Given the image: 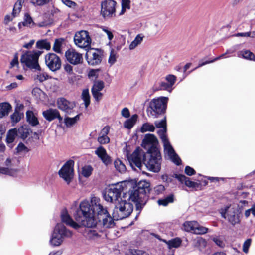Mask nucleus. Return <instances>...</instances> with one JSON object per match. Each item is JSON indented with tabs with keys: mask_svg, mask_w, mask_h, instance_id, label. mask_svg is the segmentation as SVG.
<instances>
[{
	"mask_svg": "<svg viewBox=\"0 0 255 255\" xmlns=\"http://www.w3.org/2000/svg\"><path fill=\"white\" fill-rule=\"evenodd\" d=\"M183 229L196 234H204L208 232V229L203 227L195 221H186L183 224Z\"/></svg>",
	"mask_w": 255,
	"mask_h": 255,
	"instance_id": "ddd939ff",
	"label": "nucleus"
},
{
	"mask_svg": "<svg viewBox=\"0 0 255 255\" xmlns=\"http://www.w3.org/2000/svg\"><path fill=\"white\" fill-rule=\"evenodd\" d=\"M166 131L167 128H164L157 131V133L163 143L166 142V141H169L166 135Z\"/></svg>",
	"mask_w": 255,
	"mask_h": 255,
	"instance_id": "de8ad7c7",
	"label": "nucleus"
},
{
	"mask_svg": "<svg viewBox=\"0 0 255 255\" xmlns=\"http://www.w3.org/2000/svg\"><path fill=\"white\" fill-rule=\"evenodd\" d=\"M125 185V183L122 182L110 186L103 193L104 199L107 202L116 204L121 199H123L121 193L124 190Z\"/></svg>",
	"mask_w": 255,
	"mask_h": 255,
	"instance_id": "39448f33",
	"label": "nucleus"
},
{
	"mask_svg": "<svg viewBox=\"0 0 255 255\" xmlns=\"http://www.w3.org/2000/svg\"><path fill=\"white\" fill-rule=\"evenodd\" d=\"M116 61V53L113 49H112L110 52V55L108 59V62L111 65H113Z\"/></svg>",
	"mask_w": 255,
	"mask_h": 255,
	"instance_id": "6e6d98bb",
	"label": "nucleus"
},
{
	"mask_svg": "<svg viewBox=\"0 0 255 255\" xmlns=\"http://www.w3.org/2000/svg\"><path fill=\"white\" fill-rule=\"evenodd\" d=\"M43 117L48 121L51 122L55 119H57L59 123L61 125L63 121V118L61 116L59 111L56 109L49 108L42 112Z\"/></svg>",
	"mask_w": 255,
	"mask_h": 255,
	"instance_id": "aec40b11",
	"label": "nucleus"
},
{
	"mask_svg": "<svg viewBox=\"0 0 255 255\" xmlns=\"http://www.w3.org/2000/svg\"><path fill=\"white\" fill-rule=\"evenodd\" d=\"M83 201L74 213V217L77 222L84 227L92 228L96 225H102L104 229L114 226V222L106 208L100 203L99 198L94 197L91 201Z\"/></svg>",
	"mask_w": 255,
	"mask_h": 255,
	"instance_id": "f257e3e1",
	"label": "nucleus"
},
{
	"mask_svg": "<svg viewBox=\"0 0 255 255\" xmlns=\"http://www.w3.org/2000/svg\"><path fill=\"white\" fill-rule=\"evenodd\" d=\"M45 63L52 71L59 70L61 66V61L58 56L53 53H49L45 55Z\"/></svg>",
	"mask_w": 255,
	"mask_h": 255,
	"instance_id": "4468645a",
	"label": "nucleus"
},
{
	"mask_svg": "<svg viewBox=\"0 0 255 255\" xmlns=\"http://www.w3.org/2000/svg\"><path fill=\"white\" fill-rule=\"evenodd\" d=\"M71 236L72 232L70 230L63 224L58 223L55 227L50 243L54 246H58L62 244L64 238H69Z\"/></svg>",
	"mask_w": 255,
	"mask_h": 255,
	"instance_id": "6e6552de",
	"label": "nucleus"
},
{
	"mask_svg": "<svg viewBox=\"0 0 255 255\" xmlns=\"http://www.w3.org/2000/svg\"><path fill=\"white\" fill-rule=\"evenodd\" d=\"M222 217L224 218H227L228 221L233 225L239 222L238 210L234 208L227 207L225 212H221Z\"/></svg>",
	"mask_w": 255,
	"mask_h": 255,
	"instance_id": "f3484780",
	"label": "nucleus"
},
{
	"mask_svg": "<svg viewBox=\"0 0 255 255\" xmlns=\"http://www.w3.org/2000/svg\"><path fill=\"white\" fill-rule=\"evenodd\" d=\"M31 2L36 6H43L48 3L51 0H30Z\"/></svg>",
	"mask_w": 255,
	"mask_h": 255,
	"instance_id": "603ef678",
	"label": "nucleus"
},
{
	"mask_svg": "<svg viewBox=\"0 0 255 255\" xmlns=\"http://www.w3.org/2000/svg\"><path fill=\"white\" fill-rule=\"evenodd\" d=\"M185 173L188 176H192L196 173L195 170L189 166H187L185 168Z\"/></svg>",
	"mask_w": 255,
	"mask_h": 255,
	"instance_id": "052dcab7",
	"label": "nucleus"
},
{
	"mask_svg": "<svg viewBox=\"0 0 255 255\" xmlns=\"http://www.w3.org/2000/svg\"><path fill=\"white\" fill-rule=\"evenodd\" d=\"M62 2L66 6L69 7H74L76 6V3L70 0H62Z\"/></svg>",
	"mask_w": 255,
	"mask_h": 255,
	"instance_id": "0e129e2a",
	"label": "nucleus"
},
{
	"mask_svg": "<svg viewBox=\"0 0 255 255\" xmlns=\"http://www.w3.org/2000/svg\"><path fill=\"white\" fill-rule=\"evenodd\" d=\"M155 129V128L153 125L149 123H146L142 125L141 128V131L142 133L147 131L153 132Z\"/></svg>",
	"mask_w": 255,
	"mask_h": 255,
	"instance_id": "a19ab883",
	"label": "nucleus"
},
{
	"mask_svg": "<svg viewBox=\"0 0 255 255\" xmlns=\"http://www.w3.org/2000/svg\"><path fill=\"white\" fill-rule=\"evenodd\" d=\"M17 136H18L17 131L15 128L9 130L7 132L6 141L8 146L10 148L13 147V145L11 144L14 142Z\"/></svg>",
	"mask_w": 255,
	"mask_h": 255,
	"instance_id": "a878e982",
	"label": "nucleus"
},
{
	"mask_svg": "<svg viewBox=\"0 0 255 255\" xmlns=\"http://www.w3.org/2000/svg\"><path fill=\"white\" fill-rule=\"evenodd\" d=\"M61 220L63 222L76 229L79 228L81 226H83L76 220V222L74 221L67 213H63L61 215Z\"/></svg>",
	"mask_w": 255,
	"mask_h": 255,
	"instance_id": "b1692460",
	"label": "nucleus"
},
{
	"mask_svg": "<svg viewBox=\"0 0 255 255\" xmlns=\"http://www.w3.org/2000/svg\"><path fill=\"white\" fill-rule=\"evenodd\" d=\"M74 164V162L73 160L67 161L58 172L60 177L68 184H69L73 177Z\"/></svg>",
	"mask_w": 255,
	"mask_h": 255,
	"instance_id": "f8f14e48",
	"label": "nucleus"
},
{
	"mask_svg": "<svg viewBox=\"0 0 255 255\" xmlns=\"http://www.w3.org/2000/svg\"><path fill=\"white\" fill-rule=\"evenodd\" d=\"M95 154L101 160L103 163L107 166L112 163L111 157L107 154L106 150L102 146L95 151Z\"/></svg>",
	"mask_w": 255,
	"mask_h": 255,
	"instance_id": "4be33fe9",
	"label": "nucleus"
},
{
	"mask_svg": "<svg viewBox=\"0 0 255 255\" xmlns=\"http://www.w3.org/2000/svg\"><path fill=\"white\" fill-rule=\"evenodd\" d=\"M104 87V83L101 80H98L94 82L91 91H101Z\"/></svg>",
	"mask_w": 255,
	"mask_h": 255,
	"instance_id": "37998d69",
	"label": "nucleus"
},
{
	"mask_svg": "<svg viewBox=\"0 0 255 255\" xmlns=\"http://www.w3.org/2000/svg\"><path fill=\"white\" fill-rule=\"evenodd\" d=\"M137 119V115L135 114L132 116V117L126 120L125 122L124 123V127L128 128V129H130L132 128V127L135 124L136 120Z\"/></svg>",
	"mask_w": 255,
	"mask_h": 255,
	"instance_id": "c9c22d12",
	"label": "nucleus"
},
{
	"mask_svg": "<svg viewBox=\"0 0 255 255\" xmlns=\"http://www.w3.org/2000/svg\"><path fill=\"white\" fill-rule=\"evenodd\" d=\"M165 190L164 185L160 184L154 187L152 190L153 194L155 195H159L163 194Z\"/></svg>",
	"mask_w": 255,
	"mask_h": 255,
	"instance_id": "a18cd8bd",
	"label": "nucleus"
},
{
	"mask_svg": "<svg viewBox=\"0 0 255 255\" xmlns=\"http://www.w3.org/2000/svg\"><path fill=\"white\" fill-rule=\"evenodd\" d=\"M158 140L156 136L151 134H146L142 142V146L148 151H153V148L159 150L157 148Z\"/></svg>",
	"mask_w": 255,
	"mask_h": 255,
	"instance_id": "dca6fc26",
	"label": "nucleus"
},
{
	"mask_svg": "<svg viewBox=\"0 0 255 255\" xmlns=\"http://www.w3.org/2000/svg\"><path fill=\"white\" fill-rule=\"evenodd\" d=\"M117 2L113 0H104L101 3V15L105 19L115 16Z\"/></svg>",
	"mask_w": 255,
	"mask_h": 255,
	"instance_id": "9d476101",
	"label": "nucleus"
},
{
	"mask_svg": "<svg viewBox=\"0 0 255 255\" xmlns=\"http://www.w3.org/2000/svg\"><path fill=\"white\" fill-rule=\"evenodd\" d=\"M26 119L27 122L32 126H35L39 124L37 118L34 116L31 111H28L26 112Z\"/></svg>",
	"mask_w": 255,
	"mask_h": 255,
	"instance_id": "cd10ccee",
	"label": "nucleus"
},
{
	"mask_svg": "<svg viewBox=\"0 0 255 255\" xmlns=\"http://www.w3.org/2000/svg\"><path fill=\"white\" fill-rule=\"evenodd\" d=\"M114 165L116 169L121 173L125 172L126 170V166L119 159L115 161Z\"/></svg>",
	"mask_w": 255,
	"mask_h": 255,
	"instance_id": "79ce46f5",
	"label": "nucleus"
},
{
	"mask_svg": "<svg viewBox=\"0 0 255 255\" xmlns=\"http://www.w3.org/2000/svg\"><path fill=\"white\" fill-rule=\"evenodd\" d=\"M112 216L114 220L123 219L128 217L133 211V205L126 200L121 199V200L115 204Z\"/></svg>",
	"mask_w": 255,
	"mask_h": 255,
	"instance_id": "20e7f679",
	"label": "nucleus"
},
{
	"mask_svg": "<svg viewBox=\"0 0 255 255\" xmlns=\"http://www.w3.org/2000/svg\"><path fill=\"white\" fill-rule=\"evenodd\" d=\"M36 47L39 49L49 50L51 48V44L47 39H42L37 41Z\"/></svg>",
	"mask_w": 255,
	"mask_h": 255,
	"instance_id": "c85d7f7f",
	"label": "nucleus"
},
{
	"mask_svg": "<svg viewBox=\"0 0 255 255\" xmlns=\"http://www.w3.org/2000/svg\"><path fill=\"white\" fill-rule=\"evenodd\" d=\"M241 54L244 58L250 60H253L254 57V54L249 50H244L241 51Z\"/></svg>",
	"mask_w": 255,
	"mask_h": 255,
	"instance_id": "8fccbe9b",
	"label": "nucleus"
},
{
	"mask_svg": "<svg viewBox=\"0 0 255 255\" xmlns=\"http://www.w3.org/2000/svg\"><path fill=\"white\" fill-rule=\"evenodd\" d=\"M227 53H225V54H223L222 55H221L219 57H217V58H216L215 59L211 60V61H207L205 62H202V63H200L199 64V65L198 66V67H201V66H203L204 65H205V64H209V63H212V62H213L217 60H219L222 58H224V56Z\"/></svg>",
	"mask_w": 255,
	"mask_h": 255,
	"instance_id": "13d9d810",
	"label": "nucleus"
},
{
	"mask_svg": "<svg viewBox=\"0 0 255 255\" xmlns=\"http://www.w3.org/2000/svg\"><path fill=\"white\" fill-rule=\"evenodd\" d=\"M16 150L17 152H21L24 151L26 152L28 151V149L27 147H26L25 145L21 142L18 144L17 147H16Z\"/></svg>",
	"mask_w": 255,
	"mask_h": 255,
	"instance_id": "bf43d9fd",
	"label": "nucleus"
},
{
	"mask_svg": "<svg viewBox=\"0 0 255 255\" xmlns=\"http://www.w3.org/2000/svg\"><path fill=\"white\" fill-rule=\"evenodd\" d=\"M172 87L168 82H161L160 83V89L162 90H167L171 91Z\"/></svg>",
	"mask_w": 255,
	"mask_h": 255,
	"instance_id": "4d7b16f0",
	"label": "nucleus"
},
{
	"mask_svg": "<svg viewBox=\"0 0 255 255\" xmlns=\"http://www.w3.org/2000/svg\"><path fill=\"white\" fill-rule=\"evenodd\" d=\"M146 154L141 149L137 148L132 154L128 156L131 166L132 168L136 167L141 170L143 163L144 164Z\"/></svg>",
	"mask_w": 255,
	"mask_h": 255,
	"instance_id": "1a4fd4ad",
	"label": "nucleus"
},
{
	"mask_svg": "<svg viewBox=\"0 0 255 255\" xmlns=\"http://www.w3.org/2000/svg\"><path fill=\"white\" fill-rule=\"evenodd\" d=\"M11 109V106L8 103H0V118L8 115Z\"/></svg>",
	"mask_w": 255,
	"mask_h": 255,
	"instance_id": "bb28decb",
	"label": "nucleus"
},
{
	"mask_svg": "<svg viewBox=\"0 0 255 255\" xmlns=\"http://www.w3.org/2000/svg\"><path fill=\"white\" fill-rule=\"evenodd\" d=\"M163 146L165 154L169 156L173 163L177 165H180L181 164V160L175 153L169 141L163 143Z\"/></svg>",
	"mask_w": 255,
	"mask_h": 255,
	"instance_id": "6ab92c4d",
	"label": "nucleus"
},
{
	"mask_svg": "<svg viewBox=\"0 0 255 255\" xmlns=\"http://www.w3.org/2000/svg\"><path fill=\"white\" fill-rule=\"evenodd\" d=\"M165 79L171 87L173 86L176 80V76L173 75H168L166 77Z\"/></svg>",
	"mask_w": 255,
	"mask_h": 255,
	"instance_id": "5fc2aeb1",
	"label": "nucleus"
},
{
	"mask_svg": "<svg viewBox=\"0 0 255 255\" xmlns=\"http://www.w3.org/2000/svg\"><path fill=\"white\" fill-rule=\"evenodd\" d=\"M86 58L89 65H97L100 64L102 60V54L98 49H90L86 53Z\"/></svg>",
	"mask_w": 255,
	"mask_h": 255,
	"instance_id": "2eb2a0df",
	"label": "nucleus"
},
{
	"mask_svg": "<svg viewBox=\"0 0 255 255\" xmlns=\"http://www.w3.org/2000/svg\"><path fill=\"white\" fill-rule=\"evenodd\" d=\"M175 178L181 183H184L185 184L189 187L195 188L198 186V184L196 182L191 181L189 178L187 177L184 175L175 174Z\"/></svg>",
	"mask_w": 255,
	"mask_h": 255,
	"instance_id": "393cba45",
	"label": "nucleus"
},
{
	"mask_svg": "<svg viewBox=\"0 0 255 255\" xmlns=\"http://www.w3.org/2000/svg\"><path fill=\"white\" fill-rule=\"evenodd\" d=\"M19 65L18 63V54L16 53L14 56L13 60L11 61L10 63L11 67H13L14 66L18 67Z\"/></svg>",
	"mask_w": 255,
	"mask_h": 255,
	"instance_id": "e2e57ef3",
	"label": "nucleus"
},
{
	"mask_svg": "<svg viewBox=\"0 0 255 255\" xmlns=\"http://www.w3.org/2000/svg\"><path fill=\"white\" fill-rule=\"evenodd\" d=\"M150 190V183L145 180L139 181L134 187L129 197V200L136 204L137 210H140L145 204Z\"/></svg>",
	"mask_w": 255,
	"mask_h": 255,
	"instance_id": "f03ea898",
	"label": "nucleus"
},
{
	"mask_svg": "<svg viewBox=\"0 0 255 255\" xmlns=\"http://www.w3.org/2000/svg\"><path fill=\"white\" fill-rule=\"evenodd\" d=\"M80 114H78L73 118H70L68 116H65L64 121L66 127H72L80 119Z\"/></svg>",
	"mask_w": 255,
	"mask_h": 255,
	"instance_id": "7c9ffc66",
	"label": "nucleus"
},
{
	"mask_svg": "<svg viewBox=\"0 0 255 255\" xmlns=\"http://www.w3.org/2000/svg\"><path fill=\"white\" fill-rule=\"evenodd\" d=\"M164 242L168 245L169 249H170L172 248H176L179 247L181 244L182 241L180 238H176L168 241L164 240Z\"/></svg>",
	"mask_w": 255,
	"mask_h": 255,
	"instance_id": "2f4dec72",
	"label": "nucleus"
},
{
	"mask_svg": "<svg viewBox=\"0 0 255 255\" xmlns=\"http://www.w3.org/2000/svg\"><path fill=\"white\" fill-rule=\"evenodd\" d=\"M17 172V169H11L7 167H0V173L14 176Z\"/></svg>",
	"mask_w": 255,
	"mask_h": 255,
	"instance_id": "58836bf2",
	"label": "nucleus"
},
{
	"mask_svg": "<svg viewBox=\"0 0 255 255\" xmlns=\"http://www.w3.org/2000/svg\"><path fill=\"white\" fill-rule=\"evenodd\" d=\"M48 75L45 74H40L37 75L36 79L40 81V82H42L46 80L48 78Z\"/></svg>",
	"mask_w": 255,
	"mask_h": 255,
	"instance_id": "774afa93",
	"label": "nucleus"
},
{
	"mask_svg": "<svg viewBox=\"0 0 255 255\" xmlns=\"http://www.w3.org/2000/svg\"><path fill=\"white\" fill-rule=\"evenodd\" d=\"M67 60L73 65H78L83 62L82 54L77 52L75 49H69L65 52Z\"/></svg>",
	"mask_w": 255,
	"mask_h": 255,
	"instance_id": "a211bd4d",
	"label": "nucleus"
},
{
	"mask_svg": "<svg viewBox=\"0 0 255 255\" xmlns=\"http://www.w3.org/2000/svg\"><path fill=\"white\" fill-rule=\"evenodd\" d=\"M102 29L104 31L108 36V38L109 40H111L113 38V35L111 31H110L108 28L106 27H102Z\"/></svg>",
	"mask_w": 255,
	"mask_h": 255,
	"instance_id": "338daca9",
	"label": "nucleus"
},
{
	"mask_svg": "<svg viewBox=\"0 0 255 255\" xmlns=\"http://www.w3.org/2000/svg\"><path fill=\"white\" fill-rule=\"evenodd\" d=\"M126 255H148L146 252L140 250H131Z\"/></svg>",
	"mask_w": 255,
	"mask_h": 255,
	"instance_id": "864d4df0",
	"label": "nucleus"
},
{
	"mask_svg": "<svg viewBox=\"0 0 255 255\" xmlns=\"http://www.w3.org/2000/svg\"><path fill=\"white\" fill-rule=\"evenodd\" d=\"M58 108L67 114H70L72 110L75 107L74 102L69 101L64 98H59L57 101Z\"/></svg>",
	"mask_w": 255,
	"mask_h": 255,
	"instance_id": "412c9836",
	"label": "nucleus"
},
{
	"mask_svg": "<svg viewBox=\"0 0 255 255\" xmlns=\"http://www.w3.org/2000/svg\"><path fill=\"white\" fill-rule=\"evenodd\" d=\"M143 40V37L141 36L139 34L137 35L134 40L130 43L129 46L130 50L134 49L136 46L141 43Z\"/></svg>",
	"mask_w": 255,
	"mask_h": 255,
	"instance_id": "ea45409f",
	"label": "nucleus"
},
{
	"mask_svg": "<svg viewBox=\"0 0 255 255\" xmlns=\"http://www.w3.org/2000/svg\"><path fill=\"white\" fill-rule=\"evenodd\" d=\"M65 41L63 38L56 39L53 46V50L57 53H62V45Z\"/></svg>",
	"mask_w": 255,
	"mask_h": 255,
	"instance_id": "c756f323",
	"label": "nucleus"
},
{
	"mask_svg": "<svg viewBox=\"0 0 255 255\" xmlns=\"http://www.w3.org/2000/svg\"><path fill=\"white\" fill-rule=\"evenodd\" d=\"M91 41L89 32L85 30H81L76 32L74 37L75 45L86 50L90 47Z\"/></svg>",
	"mask_w": 255,
	"mask_h": 255,
	"instance_id": "9b49d317",
	"label": "nucleus"
},
{
	"mask_svg": "<svg viewBox=\"0 0 255 255\" xmlns=\"http://www.w3.org/2000/svg\"><path fill=\"white\" fill-rule=\"evenodd\" d=\"M17 134L21 138L23 139H26L29 135V129L25 128L24 126H21L18 129Z\"/></svg>",
	"mask_w": 255,
	"mask_h": 255,
	"instance_id": "f704fd0d",
	"label": "nucleus"
},
{
	"mask_svg": "<svg viewBox=\"0 0 255 255\" xmlns=\"http://www.w3.org/2000/svg\"><path fill=\"white\" fill-rule=\"evenodd\" d=\"M174 201V196L171 194L164 199H160L158 200L157 203L159 205L167 206L168 204L173 203Z\"/></svg>",
	"mask_w": 255,
	"mask_h": 255,
	"instance_id": "473e14b6",
	"label": "nucleus"
},
{
	"mask_svg": "<svg viewBox=\"0 0 255 255\" xmlns=\"http://www.w3.org/2000/svg\"><path fill=\"white\" fill-rule=\"evenodd\" d=\"M42 51L33 50L26 51L21 56L20 62L24 66L30 69H39L38 58Z\"/></svg>",
	"mask_w": 255,
	"mask_h": 255,
	"instance_id": "0eeeda50",
	"label": "nucleus"
},
{
	"mask_svg": "<svg viewBox=\"0 0 255 255\" xmlns=\"http://www.w3.org/2000/svg\"><path fill=\"white\" fill-rule=\"evenodd\" d=\"M154 124L157 128H167L166 117L164 116L163 119L161 121H156L154 122Z\"/></svg>",
	"mask_w": 255,
	"mask_h": 255,
	"instance_id": "3c124183",
	"label": "nucleus"
},
{
	"mask_svg": "<svg viewBox=\"0 0 255 255\" xmlns=\"http://www.w3.org/2000/svg\"><path fill=\"white\" fill-rule=\"evenodd\" d=\"M23 116V115L20 113L18 111H15L14 113H13L11 116V120L12 123H16L18 122L22 117Z\"/></svg>",
	"mask_w": 255,
	"mask_h": 255,
	"instance_id": "c03bdc74",
	"label": "nucleus"
},
{
	"mask_svg": "<svg viewBox=\"0 0 255 255\" xmlns=\"http://www.w3.org/2000/svg\"><path fill=\"white\" fill-rule=\"evenodd\" d=\"M93 170V168L90 166H85L82 168V174L85 177H89Z\"/></svg>",
	"mask_w": 255,
	"mask_h": 255,
	"instance_id": "49530a36",
	"label": "nucleus"
},
{
	"mask_svg": "<svg viewBox=\"0 0 255 255\" xmlns=\"http://www.w3.org/2000/svg\"><path fill=\"white\" fill-rule=\"evenodd\" d=\"M101 236V235L95 230H89L87 233V237L91 239H96Z\"/></svg>",
	"mask_w": 255,
	"mask_h": 255,
	"instance_id": "09e8293b",
	"label": "nucleus"
},
{
	"mask_svg": "<svg viewBox=\"0 0 255 255\" xmlns=\"http://www.w3.org/2000/svg\"><path fill=\"white\" fill-rule=\"evenodd\" d=\"M251 243V239H247L244 243L243 246V250L245 253H247L248 251L249 248Z\"/></svg>",
	"mask_w": 255,
	"mask_h": 255,
	"instance_id": "680f3d73",
	"label": "nucleus"
},
{
	"mask_svg": "<svg viewBox=\"0 0 255 255\" xmlns=\"http://www.w3.org/2000/svg\"><path fill=\"white\" fill-rule=\"evenodd\" d=\"M109 126H105L100 131L97 141L100 144H106L110 142V138L107 136L110 132Z\"/></svg>",
	"mask_w": 255,
	"mask_h": 255,
	"instance_id": "5701e85b",
	"label": "nucleus"
},
{
	"mask_svg": "<svg viewBox=\"0 0 255 255\" xmlns=\"http://www.w3.org/2000/svg\"><path fill=\"white\" fill-rule=\"evenodd\" d=\"M23 2L24 0H18L15 3L12 12V14L14 17L20 12Z\"/></svg>",
	"mask_w": 255,
	"mask_h": 255,
	"instance_id": "4c0bfd02",
	"label": "nucleus"
},
{
	"mask_svg": "<svg viewBox=\"0 0 255 255\" xmlns=\"http://www.w3.org/2000/svg\"><path fill=\"white\" fill-rule=\"evenodd\" d=\"M21 23L24 26H27L29 27H32L33 26L36 25V23L33 22L31 17L27 13L25 14L23 21Z\"/></svg>",
	"mask_w": 255,
	"mask_h": 255,
	"instance_id": "72a5a7b5",
	"label": "nucleus"
},
{
	"mask_svg": "<svg viewBox=\"0 0 255 255\" xmlns=\"http://www.w3.org/2000/svg\"><path fill=\"white\" fill-rule=\"evenodd\" d=\"M93 97L98 101L102 97V94L100 91H91Z\"/></svg>",
	"mask_w": 255,
	"mask_h": 255,
	"instance_id": "69168bd1",
	"label": "nucleus"
},
{
	"mask_svg": "<svg viewBox=\"0 0 255 255\" xmlns=\"http://www.w3.org/2000/svg\"><path fill=\"white\" fill-rule=\"evenodd\" d=\"M153 150V151L147 152L144 165L149 170L158 172L161 169V156L159 150L156 148Z\"/></svg>",
	"mask_w": 255,
	"mask_h": 255,
	"instance_id": "423d86ee",
	"label": "nucleus"
},
{
	"mask_svg": "<svg viewBox=\"0 0 255 255\" xmlns=\"http://www.w3.org/2000/svg\"><path fill=\"white\" fill-rule=\"evenodd\" d=\"M168 98L161 97L151 100L149 107L147 109V115L149 117L157 118L160 115L164 114L167 108Z\"/></svg>",
	"mask_w": 255,
	"mask_h": 255,
	"instance_id": "7ed1b4c3",
	"label": "nucleus"
},
{
	"mask_svg": "<svg viewBox=\"0 0 255 255\" xmlns=\"http://www.w3.org/2000/svg\"><path fill=\"white\" fill-rule=\"evenodd\" d=\"M82 99L84 102V105L86 108L88 107L90 103V96L89 90L87 89H84L82 93Z\"/></svg>",
	"mask_w": 255,
	"mask_h": 255,
	"instance_id": "e433bc0d",
	"label": "nucleus"
}]
</instances>
